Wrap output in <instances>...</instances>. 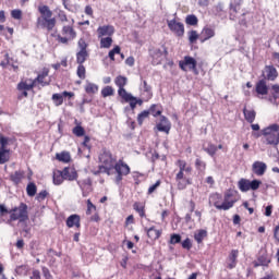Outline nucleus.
<instances>
[{
	"instance_id": "1",
	"label": "nucleus",
	"mask_w": 279,
	"mask_h": 279,
	"mask_svg": "<svg viewBox=\"0 0 279 279\" xmlns=\"http://www.w3.org/2000/svg\"><path fill=\"white\" fill-rule=\"evenodd\" d=\"M209 204L215 206L217 210H230L236 204V197H234V192L228 191L225 196L219 193H214L209 196Z\"/></svg>"
},
{
	"instance_id": "2",
	"label": "nucleus",
	"mask_w": 279,
	"mask_h": 279,
	"mask_svg": "<svg viewBox=\"0 0 279 279\" xmlns=\"http://www.w3.org/2000/svg\"><path fill=\"white\" fill-rule=\"evenodd\" d=\"M265 137L266 145H278L279 144V125L272 124L262 131Z\"/></svg>"
},
{
	"instance_id": "3",
	"label": "nucleus",
	"mask_w": 279,
	"mask_h": 279,
	"mask_svg": "<svg viewBox=\"0 0 279 279\" xmlns=\"http://www.w3.org/2000/svg\"><path fill=\"white\" fill-rule=\"evenodd\" d=\"M10 220L11 221H27L29 216L27 214V205L25 203H21L19 207H14L9 210Z\"/></svg>"
},
{
	"instance_id": "4",
	"label": "nucleus",
	"mask_w": 279,
	"mask_h": 279,
	"mask_svg": "<svg viewBox=\"0 0 279 279\" xmlns=\"http://www.w3.org/2000/svg\"><path fill=\"white\" fill-rule=\"evenodd\" d=\"M99 160L102 163V166L100 167V171H104L105 173H107V175H110V171L114 169V165L117 163V160L112 158V154H110V151H104L99 156Z\"/></svg>"
},
{
	"instance_id": "5",
	"label": "nucleus",
	"mask_w": 279,
	"mask_h": 279,
	"mask_svg": "<svg viewBox=\"0 0 279 279\" xmlns=\"http://www.w3.org/2000/svg\"><path fill=\"white\" fill-rule=\"evenodd\" d=\"M263 182L260 180L250 181L247 179H241L238 183V186L242 193H247V191H258Z\"/></svg>"
},
{
	"instance_id": "6",
	"label": "nucleus",
	"mask_w": 279,
	"mask_h": 279,
	"mask_svg": "<svg viewBox=\"0 0 279 279\" xmlns=\"http://www.w3.org/2000/svg\"><path fill=\"white\" fill-rule=\"evenodd\" d=\"M113 169L117 172V177H116L117 184H119L121 180H123V175H129L130 173V166H128V163L121 160L114 163Z\"/></svg>"
},
{
	"instance_id": "7",
	"label": "nucleus",
	"mask_w": 279,
	"mask_h": 279,
	"mask_svg": "<svg viewBox=\"0 0 279 279\" xmlns=\"http://www.w3.org/2000/svg\"><path fill=\"white\" fill-rule=\"evenodd\" d=\"M36 88V82L32 78H24L17 84V90H20L21 97H27V92Z\"/></svg>"
},
{
	"instance_id": "8",
	"label": "nucleus",
	"mask_w": 279,
	"mask_h": 279,
	"mask_svg": "<svg viewBox=\"0 0 279 279\" xmlns=\"http://www.w3.org/2000/svg\"><path fill=\"white\" fill-rule=\"evenodd\" d=\"M37 27L52 32L56 27V17H38Z\"/></svg>"
},
{
	"instance_id": "9",
	"label": "nucleus",
	"mask_w": 279,
	"mask_h": 279,
	"mask_svg": "<svg viewBox=\"0 0 279 279\" xmlns=\"http://www.w3.org/2000/svg\"><path fill=\"white\" fill-rule=\"evenodd\" d=\"M114 84L119 87V97H129L128 90H125V86L128 85V77L119 75L116 77Z\"/></svg>"
},
{
	"instance_id": "10",
	"label": "nucleus",
	"mask_w": 279,
	"mask_h": 279,
	"mask_svg": "<svg viewBox=\"0 0 279 279\" xmlns=\"http://www.w3.org/2000/svg\"><path fill=\"white\" fill-rule=\"evenodd\" d=\"M179 66L182 71H195L197 61L192 57H184V60L179 62Z\"/></svg>"
},
{
	"instance_id": "11",
	"label": "nucleus",
	"mask_w": 279,
	"mask_h": 279,
	"mask_svg": "<svg viewBox=\"0 0 279 279\" xmlns=\"http://www.w3.org/2000/svg\"><path fill=\"white\" fill-rule=\"evenodd\" d=\"M168 27L175 34V36H184V24L175 20L168 21Z\"/></svg>"
},
{
	"instance_id": "12",
	"label": "nucleus",
	"mask_w": 279,
	"mask_h": 279,
	"mask_svg": "<svg viewBox=\"0 0 279 279\" xmlns=\"http://www.w3.org/2000/svg\"><path fill=\"white\" fill-rule=\"evenodd\" d=\"M252 171L255 175H265V171H267V163L263 161H255L252 166Z\"/></svg>"
},
{
	"instance_id": "13",
	"label": "nucleus",
	"mask_w": 279,
	"mask_h": 279,
	"mask_svg": "<svg viewBox=\"0 0 279 279\" xmlns=\"http://www.w3.org/2000/svg\"><path fill=\"white\" fill-rule=\"evenodd\" d=\"M264 73H266L265 77L269 82H275V80L278 77V70H276L274 65H266Z\"/></svg>"
},
{
	"instance_id": "14",
	"label": "nucleus",
	"mask_w": 279,
	"mask_h": 279,
	"mask_svg": "<svg viewBox=\"0 0 279 279\" xmlns=\"http://www.w3.org/2000/svg\"><path fill=\"white\" fill-rule=\"evenodd\" d=\"M157 130L159 132H165L166 134H169L171 130V123H169V120L166 117L160 118V122L157 124Z\"/></svg>"
},
{
	"instance_id": "15",
	"label": "nucleus",
	"mask_w": 279,
	"mask_h": 279,
	"mask_svg": "<svg viewBox=\"0 0 279 279\" xmlns=\"http://www.w3.org/2000/svg\"><path fill=\"white\" fill-rule=\"evenodd\" d=\"M64 180H69L70 182H73V180H77V171L75 168H64L62 170Z\"/></svg>"
},
{
	"instance_id": "16",
	"label": "nucleus",
	"mask_w": 279,
	"mask_h": 279,
	"mask_svg": "<svg viewBox=\"0 0 279 279\" xmlns=\"http://www.w3.org/2000/svg\"><path fill=\"white\" fill-rule=\"evenodd\" d=\"M129 96H120L121 99H123V101H125L126 104H130L132 110H134V108H136V104H140V106L143 104V100H138L136 99V97H134L131 93H128Z\"/></svg>"
},
{
	"instance_id": "17",
	"label": "nucleus",
	"mask_w": 279,
	"mask_h": 279,
	"mask_svg": "<svg viewBox=\"0 0 279 279\" xmlns=\"http://www.w3.org/2000/svg\"><path fill=\"white\" fill-rule=\"evenodd\" d=\"M97 33H98L99 38H101L104 36L110 37V36H112V34H114V27L110 26V25L100 26V27H98Z\"/></svg>"
},
{
	"instance_id": "18",
	"label": "nucleus",
	"mask_w": 279,
	"mask_h": 279,
	"mask_svg": "<svg viewBox=\"0 0 279 279\" xmlns=\"http://www.w3.org/2000/svg\"><path fill=\"white\" fill-rule=\"evenodd\" d=\"M81 218L80 215L73 214L66 219L68 228H81Z\"/></svg>"
},
{
	"instance_id": "19",
	"label": "nucleus",
	"mask_w": 279,
	"mask_h": 279,
	"mask_svg": "<svg viewBox=\"0 0 279 279\" xmlns=\"http://www.w3.org/2000/svg\"><path fill=\"white\" fill-rule=\"evenodd\" d=\"M49 75V72H43L39 74L33 82H35L36 86H49V81H47V76Z\"/></svg>"
},
{
	"instance_id": "20",
	"label": "nucleus",
	"mask_w": 279,
	"mask_h": 279,
	"mask_svg": "<svg viewBox=\"0 0 279 279\" xmlns=\"http://www.w3.org/2000/svg\"><path fill=\"white\" fill-rule=\"evenodd\" d=\"M210 38H215V31L214 28L205 26L202 31L201 43H206V40H210Z\"/></svg>"
},
{
	"instance_id": "21",
	"label": "nucleus",
	"mask_w": 279,
	"mask_h": 279,
	"mask_svg": "<svg viewBox=\"0 0 279 279\" xmlns=\"http://www.w3.org/2000/svg\"><path fill=\"white\" fill-rule=\"evenodd\" d=\"M255 90L257 95H267L269 93V87H267V82L265 80H260L257 82Z\"/></svg>"
},
{
	"instance_id": "22",
	"label": "nucleus",
	"mask_w": 279,
	"mask_h": 279,
	"mask_svg": "<svg viewBox=\"0 0 279 279\" xmlns=\"http://www.w3.org/2000/svg\"><path fill=\"white\" fill-rule=\"evenodd\" d=\"M243 114H244V119H245V121H247V123H254V121H256V111L255 110L247 109V107H244Z\"/></svg>"
},
{
	"instance_id": "23",
	"label": "nucleus",
	"mask_w": 279,
	"mask_h": 279,
	"mask_svg": "<svg viewBox=\"0 0 279 279\" xmlns=\"http://www.w3.org/2000/svg\"><path fill=\"white\" fill-rule=\"evenodd\" d=\"M61 34L62 36H65L70 40H73L75 36H77V33H75V29H73V26H63Z\"/></svg>"
},
{
	"instance_id": "24",
	"label": "nucleus",
	"mask_w": 279,
	"mask_h": 279,
	"mask_svg": "<svg viewBox=\"0 0 279 279\" xmlns=\"http://www.w3.org/2000/svg\"><path fill=\"white\" fill-rule=\"evenodd\" d=\"M236 258H239V251L232 250L229 255L228 268L234 269L236 267Z\"/></svg>"
},
{
	"instance_id": "25",
	"label": "nucleus",
	"mask_w": 279,
	"mask_h": 279,
	"mask_svg": "<svg viewBox=\"0 0 279 279\" xmlns=\"http://www.w3.org/2000/svg\"><path fill=\"white\" fill-rule=\"evenodd\" d=\"M38 12L41 14L39 19H51L53 16V12L47 5L38 7Z\"/></svg>"
},
{
	"instance_id": "26",
	"label": "nucleus",
	"mask_w": 279,
	"mask_h": 279,
	"mask_svg": "<svg viewBox=\"0 0 279 279\" xmlns=\"http://www.w3.org/2000/svg\"><path fill=\"white\" fill-rule=\"evenodd\" d=\"M64 174L62 171L60 170H56L53 172V177H52V182L53 184H56V186H60V184H62V182H64Z\"/></svg>"
},
{
	"instance_id": "27",
	"label": "nucleus",
	"mask_w": 279,
	"mask_h": 279,
	"mask_svg": "<svg viewBox=\"0 0 279 279\" xmlns=\"http://www.w3.org/2000/svg\"><path fill=\"white\" fill-rule=\"evenodd\" d=\"M146 232H147V236L153 241L160 239V234H162L159 230H156V228L154 227L146 229Z\"/></svg>"
},
{
	"instance_id": "28",
	"label": "nucleus",
	"mask_w": 279,
	"mask_h": 279,
	"mask_svg": "<svg viewBox=\"0 0 279 279\" xmlns=\"http://www.w3.org/2000/svg\"><path fill=\"white\" fill-rule=\"evenodd\" d=\"M10 161V149L0 148V165H5Z\"/></svg>"
},
{
	"instance_id": "29",
	"label": "nucleus",
	"mask_w": 279,
	"mask_h": 279,
	"mask_svg": "<svg viewBox=\"0 0 279 279\" xmlns=\"http://www.w3.org/2000/svg\"><path fill=\"white\" fill-rule=\"evenodd\" d=\"M271 263V259L266 255H262L258 257L257 262L255 263V267H267Z\"/></svg>"
},
{
	"instance_id": "30",
	"label": "nucleus",
	"mask_w": 279,
	"mask_h": 279,
	"mask_svg": "<svg viewBox=\"0 0 279 279\" xmlns=\"http://www.w3.org/2000/svg\"><path fill=\"white\" fill-rule=\"evenodd\" d=\"M99 90V86H97V84L87 82L85 85V92L87 93V95H95V93H97Z\"/></svg>"
},
{
	"instance_id": "31",
	"label": "nucleus",
	"mask_w": 279,
	"mask_h": 279,
	"mask_svg": "<svg viewBox=\"0 0 279 279\" xmlns=\"http://www.w3.org/2000/svg\"><path fill=\"white\" fill-rule=\"evenodd\" d=\"M177 180V186L179 191H184L189 184H191V180L189 178L185 179H175Z\"/></svg>"
},
{
	"instance_id": "32",
	"label": "nucleus",
	"mask_w": 279,
	"mask_h": 279,
	"mask_svg": "<svg viewBox=\"0 0 279 279\" xmlns=\"http://www.w3.org/2000/svg\"><path fill=\"white\" fill-rule=\"evenodd\" d=\"M57 160L59 162H71V154L66 151H62L56 155Z\"/></svg>"
},
{
	"instance_id": "33",
	"label": "nucleus",
	"mask_w": 279,
	"mask_h": 279,
	"mask_svg": "<svg viewBox=\"0 0 279 279\" xmlns=\"http://www.w3.org/2000/svg\"><path fill=\"white\" fill-rule=\"evenodd\" d=\"M23 178H25V172H23L21 170L15 171L13 174H11V180L15 184H19L21 182V180H23Z\"/></svg>"
},
{
	"instance_id": "34",
	"label": "nucleus",
	"mask_w": 279,
	"mask_h": 279,
	"mask_svg": "<svg viewBox=\"0 0 279 279\" xmlns=\"http://www.w3.org/2000/svg\"><path fill=\"white\" fill-rule=\"evenodd\" d=\"M88 59V51H78L76 53V62L77 64H83L85 60Z\"/></svg>"
},
{
	"instance_id": "35",
	"label": "nucleus",
	"mask_w": 279,
	"mask_h": 279,
	"mask_svg": "<svg viewBox=\"0 0 279 279\" xmlns=\"http://www.w3.org/2000/svg\"><path fill=\"white\" fill-rule=\"evenodd\" d=\"M100 47L102 49H110L112 47V37H105L100 39Z\"/></svg>"
},
{
	"instance_id": "36",
	"label": "nucleus",
	"mask_w": 279,
	"mask_h": 279,
	"mask_svg": "<svg viewBox=\"0 0 279 279\" xmlns=\"http://www.w3.org/2000/svg\"><path fill=\"white\" fill-rule=\"evenodd\" d=\"M207 235L208 232H206V230H199L197 233H195L194 239L197 243H202Z\"/></svg>"
},
{
	"instance_id": "37",
	"label": "nucleus",
	"mask_w": 279,
	"mask_h": 279,
	"mask_svg": "<svg viewBox=\"0 0 279 279\" xmlns=\"http://www.w3.org/2000/svg\"><path fill=\"white\" fill-rule=\"evenodd\" d=\"M178 163H179V169H180L179 171H183L185 173H191L192 168H191V166L186 165V161L179 160Z\"/></svg>"
},
{
	"instance_id": "38",
	"label": "nucleus",
	"mask_w": 279,
	"mask_h": 279,
	"mask_svg": "<svg viewBox=\"0 0 279 279\" xmlns=\"http://www.w3.org/2000/svg\"><path fill=\"white\" fill-rule=\"evenodd\" d=\"M114 95V88L112 86H106L101 89L102 97H112Z\"/></svg>"
},
{
	"instance_id": "39",
	"label": "nucleus",
	"mask_w": 279,
	"mask_h": 279,
	"mask_svg": "<svg viewBox=\"0 0 279 279\" xmlns=\"http://www.w3.org/2000/svg\"><path fill=\"white\" fill-rule=\"evenodd\" d=\"M36 184L35 183H28L27 187H26V193L28 195V197H34V195H36Z\"/></svg>"
},
{
	"instance_id": "40",
	"label": "nucleus",
	"mask_w": 279,
	"mask_h": 279,
	"mask_svg": "<svg viewBox=\"0 0 279 279\" xmlns=\"http://www.w3.org/2000/svg\"><path fill=\"white\" fill-rule=\"evenodd\" d=\"M77 75L81 80H86V68L83 63H78Z\"/></svg>"
},
{
	"instance_id": "41",
	"label": "nucleus",
	"mask_w": 279,
	"mask_h": 279,
	"mask_svg": "<svg viewBox=\"0 0 279 279\" xmlns=\"http://www.w3.org/2000/svg\"><path fill=\"white\" fill-rule=\"evenodd\" d=\"M52 100L54 101L56 106H62L64 102V98L62 97V94H53Z\"/></svg>"
},
{
	"instance_id": "42",
	"label": "nucleus",
	"mask_w": 279,
	"mask_h": 279,
	"mask_svg": "<svg viewBox=\"0 0 279 279\" xmlns=\"http://www.w3.org/2000/svg\"><path fill=\"white\" fill-rule=\"evenodd\" d=\"M197 38H199V34H197L196 31L189 32V41L191 45L197 43Z\"/></svg>"
},
{
	"instance_id": "43",
	"label": "nucleus",
	"mask_w": 279,
	"mask_h": 279,
	"mask_svg": "<svg viewBox=\"0 0 279 279\" xmlns=\"http://www.w3.org/2000/svg\"><path fill=\"white\" fill-rule=\"evenodd\" d=\"M73 134L75 136H84V134L86 133V131H84V128H82L81 125H76L73 130H72Z\"/></svg>"
},
{
	"instance_id": "44",
	"label": "nucleus",
	"mask_w": 279,
	"mask_h": 279,
	"mask_svg": "<svg viewBox=\"0 0 279 279\" xmlns=\"http://www.w3.org/2000/svg\"><path fill=\"white\" fill-rule=\"evenodd\" d=\"M205 151H207L209 156H215L217 154V146L215 144H208V146L205 148Z\"/></svg>"
},
{
	"instance_id": "45",
	"label": "nucleus",
	"mask_w": 279,
	"mask_h": 279,
	"mask_svg": "<svg viewBox=\"0 0 279 279\" xmlns=\"http://www.w3.org/2000/svg\"><path fill=\"white\" fill-rule=\"evenodd\" d=\"M121 53V47L116 46L112 50L109 51V58L114 62V56Z\"/></svg>"
},
{
	"instance_id": "46",
	"label": "nucleus",
	"mask_w": 279,
	"mask_h": 279,
	"mask_svg": "<svg viewBox=\"0 0 279 279\" xmlns=\"http://www.w3.org/2000/svg\"><path fill=\"white\" fill-rule=\"evenodd\" d=\"M95 210H97V207L93 204V202H90V199H87L86 215H93V213H95Z\"/></svg>"
},
{
	"instance_id": "47",
	"label": "nucleus",
	"mask_w": 279,
	"mask_h": 279,
	"mask_svg": "<svg viewBox=\"0 0 279 279\" xmlns=\"http://www.w3.org/2000/svg\"><path fill=\"white\" fill-rule=\"evenodd\" d=\"M147 117H149V111H143L142 113H140L137 117L138 124L143 125V122L145 121V119H147Z\"/></svg>"
},
{
	"instance_id": "48",
	"label": "nucleus",
	"mask_w": 279,
	"mask_h": 279,
	"mask_svg": "<svg viewBox=\"0 0 279 279\" xmlns=\"http://www.w3.org/2000/svg\"><path fill=\"white\" fill-rule=\"evenodd\" d=\"M11 16H12V19H15L16 21H21V19H23V11H21V10H13L11 12Z\"/></svg>"
},
{
	"instance_id": "49",
	"label": "nucleus",
	"mask_w": 279,
	"mask_h": 279,
	"mask_svg": "<svg viewBox=\"0 0 279 279\" xmlns=\"http://www.w3.org/2000/svg\"><path fill=\"white\" fill-rule=\"evenodd\" d=\"M185 23L187 25H197V16H195V15H187L186 20H185Z\"/></svg>"
},
{
	"instance_id": "50",
	"label": "nucleus",
	"mask_w": 279,
	"mask_h": 279,
	"mask_svg": "<svg viewBox=\"0 0 279 279\" xmlns=\"http://www.w3.org/2000/svg\"><path fill=\"white\" fill-rule=\"evenodd\" d=\"M180 241H182V236H180V234L173 233L170 236V243L171 245H175V243H180Z\"/></svg>"
},
{
	"instance_id": "51",
	"label": "nucleus",
	"mask_w": 279,
	"mask_h": 279,
	"mask_svg": "<svg viewBox=\"0 0 279 279\" xmlns=\"http://www.w3.org/2000/svg\"><path fill=\"white\" fill-rule=\"evenodd\" d=\"M77 46H78V51H87V47H88V44H86V40H84L83 38H81L77 43Z\"/></svg>"
},
{
	"instance_id": "52",
	"label": "nucleus",
	"mask_w": 279,
	"mask_h": 279,
	"mask_svg": "<svg viewBox=\"0 0 279 279\" xmlns=\"http://www.w3.org/2000/svg\"><path fill=\"white\" fill-rule=\"evenodd\" d=\"M247 19H252V15H250V13H243L242 19L240 20V25L247 27Z\"/></svg>"
},
{
	"instance_id": "53",
	"label": "nucleus",
	"mask_w": 279,
	"mask_h": 279,
	"mask_svg": "<svg viewBox=\"0 0 279 279\" xmlns=\"http://www.w3.org/2000/svg\"><path fill=\"white\" fill-rule=\"evenodd\" d=\"M195 165L199 171L206 170V162L202 161V159H196Z\"/></svg>"
},
{
	"instance_id": "54",
	"label": "nucleus",
	"mask_w": 279,
	"mask_h": 279,
	"mask_svg": "<svg viewBox=\"0 0 279 279\" xmlns=\"http://www.w3.org/2000/svg\"><path fill=\"white\" fill-rule=\"evenodd\" d=\"M57 40H58V43H61V45H69V40H72V39H70L66 36L62 37V35H58Z\"/></svg>"
},
{
	"instance_id": "55",
	"label": "nucleus",
	"mask_w": 279,
	"mask_h": 279,
	"mask_svg": "<svg viewBox=\"0 0 279 279\" xmlns=\"http://www.w3.org/2000/svg\"><path fill=\"white\" fill-rule=\"evenodd\" d=\"M8 138L0 135V149H8Z\"/></svg>"
},
{
	"instance_id": "56",
	"label": "nucleus",
	"mask_w": 279,
	"mask_h": 279,
	"mask_svg": "<svg viewBox=\"0 0 279 279\" xmlns=\"http://www.w3.org/2000/svg\"><path fill=\"white\" fill-rule=\"evenodd\" d=\"M191 247H193V245L191 244V239L187 238L182 242V248L191 250Z\"/></svg>"
},
{
	"instance_id": "57",
	"label": "nucleus",
	"mask_w": 279,
	"mask_h": 279,
	"mask_svg": "<svg viewBox=\"0 0 279 279\" xmlns=\"http://www.w3.org/2000/svg\"><path fill=\"white\" fill-rule=\"evenodd\" d=\"M48 195H49V192H48V191H41V192L37 195L38 202H43Z\"/></svg>"
},
{
	"instance_id": "58",
	"label": "nucleus",
	"mask_w": 279,
	"mask_h": 279,
	"mask_svg": "<svg viewBox=\"0 0 279 279\" xmlns=\"http://www.w3.org/2000/svg\"><path fill=\"white\" fill-rule=\"evenodd\" d=\"M134 210H136L137 213H140V216L145 217V210L143 209V207H141V206L138 205V203H135V204H134Z\"/></svg>"
},
{
	"instance_id": "59",
	"label": "nucleus",
	"mask_w": 279,
	"mask_h": 279,
	"mask_svg": "<svg viewBox=\"0 0 279 279\" xmlns=\"http://www.w3.org/2000/svg\"><path fill=\"white\" fill-rule=\"evenodd\" d=\"M58 16L61 23H66V21H69V19L66 17V13H64V11H60Z\"/></svg>"
},
{
	"instance_id": "60",
	"label": "nucleus",
	"mask_w": 279,
	"mask_h": 279,
	"mask_svg": "<svg viewBox=\"0 0 279 279\" xmlns=\"http://www.w3.org/2000/svg\"><path fill=\"white\" fill-rule=\"evenodd\" d=\"M272 90H274V93H272L274 99H278V97H279V85H272Z\"/></svg>"
},
{
	"instance_id": "61",
	"label": "nucleus",
	"mask_w": 279,
	"mask_h": 279,
	"mask_svg": "<svg viewBox=\"0 0 279 279\" xmlns=\"http://www.w3.org/2000/svg\"><path fill=\"white\" fill-rule=\"evenodd\" d=\"M272 210H274V205H268V206L266 207V210H265V216H266V217H271Z\"/></svg>"
},
{
	"instance_id": "62",
	"label": "nucleus",
	"mask_w": 279,
	"mask_h": 279,
	"mask_svg": "<svg viewBox=\"0 0 279 279\" xmlns=\"http://www.w3.org/2000/svg\"><path fill=\"white\" fill-rule=\"evenodd\" d=\"M160 186V181H157L155 184H153L149 189H148V193L151 194L154 193V191H156V189Z\"/></svg>"
},
{
	"instance_id": "63",
	"label": "nucleus",
	"mask_w": 279,
	"mask_h": 279,
	"mask_svg": "<svg viewBox=\"0 0 279 279\" xmlns=\"http://www.w3.org/2000/svg\"><path fill=\"white\" fill-rule=\"evenodd\" d=\"M274 238L276 239V241H278L279 243V225L275 228L274 230Z\"/></svg>"
},
{
	"instance_id": "64",
	"label": "nucleus",
	"mask_w": 279,
	"mask_h": 279,
	"mask_svg": "<svg viewBox=\"0 0 279 279\" xmlns=\"http://www.w3.org/2000/svg\"><path fill=\"white\" fill-rule=\"evenodd\" d=\"M31 279H40V271L39 270H33V276Z\"/></svg>"
}]
</instances>
